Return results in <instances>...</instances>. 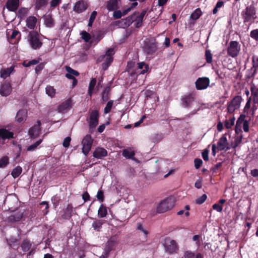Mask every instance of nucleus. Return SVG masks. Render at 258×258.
<instances>
[{"label": "nucleus", "mask_w": 258, "mask_h": 258, "mask_svg": "<svg viewBox=\"0 0 258 258\" xmlns=\"http://www.w3.org/2000/svg\"><path fill=\"white\" fill-rule=\"evenodd\" d=\"M81 35L82 38L86 42H88L91 39L90 34L85 31L82 32Z\"/></svg>", "instance_id": "51"}, {"label": "nucleus", "mask_w": 258, "mask_h": 258, "mask_svg": "<svg viewBox=\"0 0 258 258\" xmlns=\"http://www.w3.org/2000/svg\"><path fill=\"white\" fill-rule=\"evenodd\" d=\"M42 141V140L40 139L38 141H36L33 144L29 146L27 148V151H31L35 150L36 149V148L41 143Z\"/></svg>", "instance_id": "46"}, {"label": "nucleus", "mask_w": 258, "mask_h": 258, "mask_svg": "<svg viewBox=\"0 0 258 258\" xmlns=\"http://www.w3.org/2000/svg\"><path fill=\"white\" fill-rule=\"evenodd\" d=\"M96 197L100 203L103 202L104 201V196L103 191L101 189H99L97 192Z\"/></svg>", "instance_id": "50"}, {"label": "nucleus", "mask_w": 258, "mask_h": 258, "mask_svg": "<svg viewBox=\"0 0 258 258\" xmlns=\"http://www.w3.org/2000/svg\"><path fill=\"white\" fill-rule=\"evenodd\" d=\"M66 77L69 79L73 80L72 86L74 87L76 86L78 83L77 79L74 76L69 74H66L65 75Z\"/></svg>", "instance_id": "53"}, {"label": "nucleus", "mask_w": 258, "mask_h": 258, "mask_svg": "<svg viewBox=\"0 0 258 258\" xmlns=\"http://www.w3.org/2000/svg\"><path fill=\"white\" fill-rule=\"evenodd\" d=\"M104 223V221L100 219H96L93 221L92 227L96 231H100Z\"/></svg>", "instance_id": "33"}, {"label": "nucleus", "mask_w": 258, "mask_h": 258, "mask_svg": "<svg viewBox=\"0 0 258 258\" xmlns=\"http://www.w3.org/2000/svg\"><path fill=\"white\" fill-rule=\"evenodd\" d=\"M29 10L26 8H20L18 13V16L21 19H24L28 15Z\"/></svg>", "instance_id": "40"}, {"label": "nucleus", "mask_w": 258, "mask_h": 258, "mask_svg": "<svg viewBox=\"0 0 258 258\" xmlns=\"http://www.w3.org/2000/svg\"><path fill=\"white\" fill-rule=\"evenodd\" d=\"M250 36L251 38L258 42V29L252 30L250 32Z\"/></svg>", "instance_id": "52"}, {"label": "nucleus", "mask_w": 258, "mask_h": 258, "mask_svg": "<svg viewBox=\"0 0 258 258\" xmlns=\"http://www.w3.org/2000/svg\"><path fill=\"white\" fill-rule=\"evenodd\" d=\"M245 116L241 114L236 122L235 127V131L237 134H239L241 132V128L245 132H248L249 131V123L247 120H245Z\"/></svg>", "instance_id": "6"}, {"label": "nucleus", "mask_w": 258, "mask_h": 258, "mask_svg": "<svg viewBox=\"0 0 258 258\" xmlns=\"http://www.w3.org/2000/svg\"><path fill=\"white\" fill-rule=\"evenodd\" d=\"M107 214V210L106 207L103 204H101L98 211V216L99 218H104Z\"/></svg>", "instance_id": "36"}, {"label": "nucleus", "mask_w": 258, "mask_h": 258, "mask_svg": "<svg viewBox=\"0 0 258 258\" xmlns=\"http://www.w3.org/2000/svg\"><path fill=\"white\" fill-rule=\"evenodd\" d=\"M235 118L234 117H232L229 119H227L225 121V126L226 128L229 129L232 127L234 124Z\"/></svg>", "instance_id": "43"}, {"label": "nucleus", "mask_w": 258, "mask_h": 258, "mask_svg": "<svg viewBox=\"0 0 258 258\" xmlns=\"http://www.w3.org/2000/svg\"><path fill=\"white\" fill-rule=\"evenodd\" d=\"M32 246V243L28 239H25L21 244V247L24 252L28 251Z\"/></svg>", "instance_id": "32"}, {"label": "nucleus", "mask_w": 258, "mask_h": 258, "mask_svg": "<svg viewBox=\"0 0 258 258\" xmlns=\"http://www.w3.org/2000/svg\"><path fill=\"white\" fill-rule=\"evenodd\" d=\"M73 106L72 99L70 97L57 106L58 112L64 113L70 110Z\"/></svg>", "instance_id": "12"}, {"label": "nucleus", "mask_w": 258, "mask_h": 258, "mask_svg": "<svg viewBox=\"0 0 258 258\" xmlns=\"http://www.w3.org/2000/svg\"><path fill=\"white\" fill-rule=\"evenodd\" d=\"M14 138V134L5 128L0 129V138L3 140L10 139Z\"/></svg>", "instance_id": "28"}, {"label": "nucleus", "mask_w": 258, "mask_h": 258, "mask_svg": "<svg viewBox=\"0 0 258 258\" xmlns=\"http://www.w3.org/2000/svg\"><path fill=\"white\" fill-rule=\"evenodd\" d=\"M65 68L66 70L68 72L67 74H69L72 76L74 75L76 76H78L80 75L78 71L74 70L69 66H66Z\"/></svg>", "instance_id": "47"}, {"label": "nucleus", "mask_w": 258, "mask_h": 258, "mask_svg": "<svg viewBox=\"0 0 258 258\" xmlns=\"http://www.w3.org/2000/svg\"><path fill=\"white\" fill-rule=\"evenodd\" d=\"M37 19L33 16H29L26 21V26L30 29H34L36 26Z\"/></svg>", "instance_id": "26"}, {"label": "nucleus", "mask_w": 258, "mask_h": 258, "mask_svg": "<svg viewBox=\"0 0 258 258\" xmlns=\"http://www.w3.org/2000/svg\"><path fill=\"white\" fill-rule=\"evenodd\" d=\"M8 245L14 249H18L19 247V242L18 239L15 237H11L6 239Z\"/></svg>", "instance_id": "24"}, {"label": "nucleus", "mask_w": 258, "mask_h": 258, "mask_svg": "<svg viewBox=\"0 0 258 258\" xmlns=\"http://www.w3.org/2000/svg\"><path fill=\"white\" fill-rule=\"evenodd\" d=\"M59 200V198L57 197L56 196L52 197L51 201L53 205L55 206V207H57L58 205Z\"/></svg>", "instance_id": "57"}, {"label": "nucleus", "mask_w": 258, "mask_h": 258, "mask_svg": "<svg viewBox=\"0 0 258 258\" xmlns=\"http://www.w3.org/2000/svg\"><path fill=\"white\" fill-rule=\"evenodd\" d=\"M195 103V94L193 93L185 94L181 98V106L184 108H190Z\"/></svg>", "instance_id": "10"}, {"label": "nucleus", "mask_w": 258, "mask_h": 258, "mask_svg": "<svg viewBox=\"0 0 258 258\" xmlns=\"http://www.w3.org/2000/svg\"><path fill=\"white\" fill-rule=\"evenodd\" d=\"M122 155L127 159H132L135 156V152L124 149L122 151Z\"/></svg>", "instance_id": "45"}, {"label": "nucleus", "mask_w": 258, "mask_h": 258, "mask_svg": "<svg viewBox=\"0 0 258 258\" xmlns=\"http://www.w3.org/2000/svg\"><path fill=\"white\" fill-rule=\"evenodd\" d=\"M149 65L144 62L138 63V67L135 71V74L138 76L139 75L144 74L148 71Z\"/></svg>", "instance_id": "20"}, {"label": "nucleus", "mask_w": 258, "mask_h": 258, "mask_svg": "<svg viewBox=\"0 0 258 258\" xmlns=\"http://www.w3.org/2000/svg\"><path fill=\"white\" fill-rule=\"evenodd\" d=\"M195 167L196 169H199L203 164V161L199 158H196L194 160Z\"/></svg>", "instance_id": "56"}, {"label": "nucleus", "mask_w": 258, "mask_h": 258, "mask_svg": "<svg viewBox=\"0 0 258 258\" xmlns=\"http://www.w3.org/2000/svg\"><path fill=\"white\" fill-rule=\"evenodd\" d=\"M44 24L47 27L51 28L54 25V21L52 16L50 14L45 15L43 16Z\"/></svg>", "instance_id": "29"}, {"label": "nucleus", "mask_w": 258, "mask_h": 258, "mask_svg": "<svg viewBox=\"0 0 258 258\" xmlns=\"http://www.w3.org/2000/svg\"><path fill=\"white\" fill-rule=\"evenodd\" d=\"M207 196L206 194L203 195L201 197L198 198L196 200V203L199 205H201L205 202L206 200Z\"/></svg>", "instance_id": "54"}, {"label": "nucleus", "mask_w": 258, "mask_h": 258, "mask_svg": "<svg viewBox=\"0 0 258 258\" xmlns=\"http://www.w3.org/2000/svg\"><path fill=\"white\" fill-rule=\"evenodd\" d=\"M88 6L84 0L77 1L73 7V10L77 14H80L85 12L88 8Z\"/></svg>", "instance_id": "13"}, {"label": "nucleus", "mask_w": 258, "mask_h": 258, "mask_svg": "<svg viewBox=\"0 0 258 258\" xmlns=\"http://www.w3.org/2000/svg\"><path fill=\"white\" fill-rule=\"evenodd\" d=\"M165 248L170 254L177 253L178 249L177 243L174 240H171L169 243L165 245Z\"/></svg>", "instance_id": "21"}, {"label": "nucleus", "mask_w": 258, "mask_h": 258, "mask_svg": "<svg viewBox=\"0 0 258 258\" xmlns=\"http://www.w3.org/2000/svg\"><path fill=\"white\" fill-rule=\"evenodd\" d=\"M224 5V2L222 1H219L217 3L216 7L213 10V13L214 14H215L217 13L218 9L221 8Z\"/></svg>", "instance_id": "55"}, {"label": "nucleus", "mask_w": 258, "mask_h": 258, "mask_svg": "<svg viewBox=\"0 0 258 258\" xmlns=\"http://www.w3.org/2000/svg\"><path fill=\"white\" fill-rule=\"evenodd\" d=\"M122 16H123L122 12L120 10L115 11L113 14V16L115 19H119Z\"/></svg>", "instance_id": "60"}, {"label": "nucleus", "mask_w": 258, "mask_h": 258, "mask_svg": "<svg viewBox=\"0 0 258 258\" xmlns=\"http://www.w3.org/2000/svg\"><path fill=\"white\" fill-rule=\"evenodd\" d=\"M158 43L154 37L145 39L143 41L142 49L148 55H154L158 50Z\"/></svg>", "instance_id": "1"}, {"label": "nucleus", "mask_w": 258, "mask_h": 258, "mask_svg": "<svg viewBox=\"0 0 258 258\" xmlns=\"http://www.w3.org/2000/svg\"><path fill=\"white\" fill-rule=\"evenodd\" d=\"M208 78H199L196 82V87L198 90L205 89L209 84Z\"/></svg>", "instance_id": "16"}, {"label": "nucleus", "mask_w": 258, "mask_h": 258, "mask_svg": "<svg viewBox=\"0 0 258 258\" xmlns=\"http://www.w3.org/2000/svg\"><path fill=\"white\" fill-rule=\"evenodd\" d=\"M14 71V67L11 66L7 69H2L0 70V77L4 79L9 77L11 74Z\"/></svg>", "instance_id": "27"}, {"label": "nucleus", "mask_w": 258, "mask_h": 258, "mask_svg": "<svg viewBox=\"0 0 258 258\" xmlns=\"http://www.w3.org/2000/svg\"><path fill=\"white\" fill-rule=\"evenodd\" d=\"M195 254L194 252L186 251L184 253V258H195Z\"/></svg>", "instance_id": "63"}, {"label": "nucleus", "mask_w": 258, "mask_h": 258, "mask_svg": "<svg viewBox=\"0 0 258 258\" xmlns=\"http://www.w3.org/2000/svg\"><path fill=\"white\" fill-rule=\"evenodd\" d=\"M110 91V87H106L102 93V96L101 98L103 102L107 101L108 99L109 98V94Z\"/></svg>", "instance_id": "37"}, {"label": "nucleus", "mask_w": 258, "mask_h": 258, "mask_svg": "<svg viewBox=\"0 0 258 258\" xmlns=\"http://www.w3.org/2000/svg\"><path fill=\"white\" fill-rule=\"evenodd\" d=\"M202 12L200 8L196 9L190 15V18L193 20H198L202 15Z\"/></svg>", "instance_id": "38"}, {"label": "nucleus", "mask_w": 258, "mask_h": 258, "mask_svg": "<svg viewBox=\"0 0 258 258\" xmlns=\"http://www.w3.org/2000/svg\"><path fill=\"white\" fill-rule=\"evenodd\" d=\"M242 138L243 136L241 134L237 136L235 139L234 142L231 143V148H236L241 143Z\"/></svg>", "instance_id": "41"}, {"label": "nucleus", "mask_w": 258, "mask_h": 258, "mask_svg": "<svg viewBox=\"0 0 258 258\" xmlns=\"http://www.w3.org/2000/svg\"><path fill=\"white\" fill-rule=\"evenodd\" d=\"M28 37L29 44L33 49H39L42 47L43 42L38 32L30 31Z\"/></svg>", "instance_id": "2"}, {"label": "nucleus", "mask_w": 258, "mask_h": 258, "mask_svg": "<svg viewBox=\"0 0 258 258\" xmlns=\"http://www.w3.org/2000/svg\"><path fill=\"white\" fill-rule=\"evenodd\" d=\"M71 140V139L70 137H68L66 138L63 141V143H62L63 146L65 148L69 147V146H70V143Z\"/></svg>", "instance_id": "58"}, {"label": "nucleus", "mask_w": 258, "mask_h": 258, "mask_svg": "<svg viewBox=\"0 0 258 258\" xmlns=\"http://www.w3.org/2000/svg\"><path fill=\"white\" fill-rule=\"evenodd\" d=\"M74 212L73 207L72 204H68L66 208L64 210V213L62 215V218L69 220L73 216Z\"/></svg>", "instance_id": "25"}, {"label": "nucleus", "mask_w": 258, "mask_h": 258, "mask_svg": "<svg viewBox=\"0 0 258 258\" xmlns=\"http://www.w3.org/2000/svg\"><path fill=\"white\" fill-rule=\"evenodd\" d=\"M227 134H224L220 138L217 143V146L216 147L215 145L212 146V152L214 155H215V150L217 149L218 150H228L231 148V145L227 141L226 138Z\"/></svg>", "instance_id": "4"}, {"label": "nucleus", "mask_w": 258, "mask_h": 258, "mask_svg": "<svg viewBox=\"0 0 258 258\" xmlns=\"http://www.w3.org/2000/svg\"><path fill=\"white\" fill-rule=\"evenodd\" d=\"M251 94L253 96V102L254 103H258V89H252Z\"/></svg>", "instance_id": "48"}, {"label": "nucleus", "mask_w": 258, "mask_h": 258, "mask_svg": "<svg viewBox=\"0 0 258 258\" xmlns=\"http://www.w3.org/2000/svg\"><path fill=\"white\" fill-rule=\"evenodd\" d=\"M241 49V46L236 41H230L227 48V53L232 57H236Z\"/></svg>", "instance_id": "8"}, {"label": "nucleus", "mask_w": 258, "mask_h": 258, "mask_svg": "<svg viewBox=\"0 0 258 258\" xmlns=\"http://www.w3.org/2000/svg\"><path fill=\"white\" fill-rule=\"evenodd\" d=\"M106 8L109 11L116 10L118 8V0H109L107 2Z\"/></svg>", "instance_id": "34"}, {"label": "nucleus", "mask_w": 258, "mask_h": 258, "mask_svg": "<svg viewBox=\"0 0 258 258\" xmlns=\"http://www.w3.org/2000/svg\"><path fill=\"white\" fill-rule=\"evenodd\" d=\"M22 171V168L20 166H18L13 170L11 175L14 178H16L21 174Z\"/></svg>", "instance_id": "42"}, {"label": "nucleus", "mask_w": 258, "mask_h": 258, "mask_svg": "<svg viewBox=\"0 0 258 258\" xmlns=\"http://www.w3.org/2000/svg\"><path fill=\"white\" fill-rule=\"evenodd\" d=\"M174 206V200L173 197L167 198L162 201L157 208V212L163 213L171 209Z\"/></svg>", "instance_id": "3"}, {"label": "nucleus", "mask_w": 258, "mask_h": 258, "mask_svg": "<svg viewBox=\"0 0 258 258\" xmlns=\"http://www.w3.org/2000/svg\"><path fill=\"white\" fill-rule=\"evenodd\" d=\"M93 142V139L90 135H87L82 141L83 146L82 152L86 156L88 155L89 152L91 149Z\"/></svg>", "instance_id": "9"}, {"label": "nucleus", "mask_w": 258, "mask_h": 258, "mask_svg": "<svg viewBox=\"0 0 258 258\" xmlns=\"http://www.w3.org/2000/svg\"><path fill=\"white\" fill-rule=\"evenodd\" d=\"M9 163V158L8 156H3L0 159V168H4Z\"/></svg>", "instance_id": "44"}, {"label": "nucleus", "mask_w": 258, "mask_h": 258, "mask_svg": "<svg viewBox=\"0 0 258 258\" xmlns=\"http://www.w3.org/2000/svg\"><path fill=\"white\" fill-rule=\"evenodd\" d=\"M242 97L240 96H235L229 102L227 103V111L229 113H233L238 109L241 105Z\"/></svg>", "instance_id": "7"}, {"label": "nucleus", "mask_w": 258, "mask_h": 258, "mask_svg": "<svg viewBox=\"0 0 258 258\" xmlns=\"http://www.w3.org/2000/svg\"><path fill=\"white\" fill-rule=\"evenodd\" d=\"M45 92L49 96L53 97L56 93V90L53 86L47 85L45 88Z\"/></svg>", "instance_id": "39"}, {"label": "nucleus", "mask_w": 258, "mask_h": 258, "mask_svg": "<svg viewBox=\"0 0 258 258\" xmlns=\"http://www.w3.org/2000/svg\"><path fill=\"white\" fill-rule=\"evenodd\" d=\"M253 67L256 68L258 67V56H253L252 57Z\"/></svg>", "instance_id": "64"}, {"label": "nucleus", "mask_w": 258, "mask_h": 258, "mask_svg": "<svg viewBox=\"0 0 258 258\" xmlns=\"http://www.w3.org/2000/svg\"><path fill=\"white\" fill-rule=\"evenodd\" d=\"M27 111L26 109H22L18 111L16 116V120L19 123L23 122L26 120Z\"/></svg>", "instance_id": "23"}, {"label": "nucleus", "mask_w": 258, "mask_h": 258, "mask_svg": "<svg viewBox=\"0 0 258 258\" xmlns=\"http://www.w3.org/2000/svg\"><path fill=\"white\" fill-rule=\"evenodd\" d=\"M35 9L36 10L43 9L48 4L47 0H34Z\"/></svg>", "instance_id": "31"}, {"label": "nucleus", "mask_w": 258, "mask_h": 258, "mask_svg": "<svg viewBox=\"0 0 258 258\" xmlns=\"http://www.w3.org/2000/svg\"><path fill=\"white\" fill-rule=\"evenodd\" d=\"M135 21V14L133 13L131 16L125 19H122L116 22V25L121 28H126L130 26Z\"/></svg>", "instance_id": "11"}, {"label": "nucleus", "mask_w": 258, "mask_h": 258, "mask_svg": "<svg viewBox=\"0 0 258 258\" xmlns=\"http://www.w3.org/2000/svg\"><path fill=\"white\" fill-rule=\"evenodd\" d=\"M202 157L205 161L209 160V151L208 149H205L202 153Z\"/></svg>", "instance_id": "62"}, {"label": "nucleus", "mask_w": 258, "mask_h": 258, "mask_svg": "<svg viewBox=\"0 0 258 258\" xmlns=\"http://www.w3.org/2000/svg\"><path fill=\"white\" fill-rule=\"evenodd\" d=\"M213 208L214 210H216L217 212H220L222 211L223 207L222 206H221L220 204L218 203L213 205Z\"/></svg>", "instance_id": "59"}, {"label": "nucleus", "mask_w": 258, "mask_h": 258, "mask_svg": "<svg viewBox=\"0 0 258 258\" xmlns=\"http://www.w3.org/2000/svg\"><path fill=\"white\" fill-rule=\"evenodd\" d=\"M82 199L84 200V202H86L87 201L90 200V196L87 191L84 192V193L83 194Z\"/></svg>", "instance_id": "61"}, {"label": "nucleus", "mask_w": 258, "mask_h": 258, "mask_svg": "<svg viewBox=\"0 0 258 258\" xmlns=\"http://www.w3.org/2000/svg\"><path fill=\"white\" fill-rule=\"evenodd\" d=\"M99 112L97 110H93L90 112L89 118L87 119L88 123L89 129L92 132L98 124Z\"/></svg>", "instance_id": "5"}, {"label": "nucleus", "mask_w": 258, "mask_h": 258, "mask_svg": "<svg viewBox=\"0 0 258 258\" xmlns=\"http://www.w3.org/2000/svg\"><path fill=\"white\" fill-rule=\"evenodd\" d=\"M20 0H8L6 7L11 12H16L19 6Z\"/></svg>", "instance_id": "19"}, {"label": "nucleus", "mask_w": 258, "mask_h": 258, "mask_svg": "<svg viewBox=\"0 0 258 258\" xmlns=\"http://www.w3.org/2000/svg\"><path fill=\"white\" fill-rule=\"evenodd\" d=\"M146 13V10H143L140 14L138 12L134 13L135 14V27L136 28H139L142 26L143 18Z\"/></svg>", "instance_id": "15"}, {"label": "nucleus", "mask_w": 258, "mask_h": 258, "mask_svg": "<svg viewBox=\"0 0 258 258\" xmlns=\"http://www.w3.org/2000/svg\"><path fill=\"white\" fill-rule=\"evenodd\" d=\"M107 156V151L102 147H97L93 153V156L98 159H101Z\"/></svg>", "instance_id": "17"}, {"label": "nucleus", "mask_w": 258, "mask_h": 258, "mask_svg": "<svg viewBox=\"0 0 258 258\" xmlns=\"http://www.w3.org/2000/svg\"><path fill=\"white\" fill-rule=\"evenodd\" d=\"M113 100H109L107 102L106 106L104 108V112L105 113L107 114V113H108L110 112V111H111V108L112 107V105H113Z\"/></svg>", "instance_id": "49"}, {"label": "nucleus", "mask_w": 258, "mask_h": 258, "mask_svg": "<svg viewBox=\"0 0 258 258\" xmlns=\"http://www.w3.org/2000/svg\"><path fill=\"white\" fill-rule=\"evenodd\" d=\"M40 132V129L38 128V126L35 125L29 129V135L31 138H35L38 136Z\"/></svg>", "instance_id": "30"}, {"label": "nucleus", "mask_w": 258, "mask_h": 258, "mask_svg": "<svg viewBox=\"0 0 258 258\" xmlns=\"http://www.w3.org/2000/svg\"><path fill=\"white\" fill-rule=\"evenodd\" d=\"M12 87L9 82H5L2 84L0 88V94L2 96H8L12 92Z\"/></svg>", "instance_id": "18"}, {"label": "nucleus", "mask_w": 258, "mask_h": 258, "mask_svg": "<svg viewBox=\"0 0 258 258\" xmlns=\"http://www.w3.org/2000/svg\"><path fill=\"white\" fill-rule=\"evenodd\" d=\"M24 215V212L21 211L14 212L7 218V221L9 223H16L20 221Z\"/></svg>", "instance_id": "14"}, {"label": "nucleus", "mask_w": 258, "mask_h": 258, "mask_svg": "<svg viewBox=\"0 0 258 258\" xmlns=\"http://www.w3.org/2000/svg\"><path fill=\"white\" fill-rule=\"evenodd\" d=\"M113 60V57L107 56L104 59V61L102 64V69L103 71H106L111 65Z\"/></svg>", "instance_id": "35"}, {"label": "nucleus", "mask_w": 258, "mask_h": 258, "mask_svg": "<svg viewBox=\"0 0 258 258\" xmlns=\"http://www.w3.org/2000/svg\"><path fill=\"white\" fill-rule=\"evenodd\" d=\"M117 243V240L115 237H111L105 244L104 251L109 253L112 250Z\"/></svg>", "instance_id": "22"}]
</instances>
